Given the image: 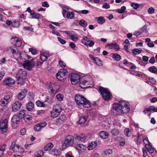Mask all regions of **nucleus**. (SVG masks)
Here are the masks:
<instances>
[{
	"label": "nucleus",
	"instance_id": "nucleus-1",
	"mask_svg": "<svg viewBox=\"0 0 157 157\" xmlns=\"http://www.w3.org/2000/svg\"><path fill=\"white\" fill-rule=\"evenodd\" d=\"M112 107L114 112L117 115L128 113L130 110L128 102L124 100L119 101L118 103H114Z\"/></svg>",
	"mask_w": 157,
	"mask_h": 157
},
{
	"label": "nucleus",
	"instance_id": "nucleus-2",
	"mask_svg": "<svg viewBox=\"0 0 157 157\" xmlns=\"http://www.w3.org/2000/svg\"><path fill=\"white\" fill-rule=\"evenodd\" d=\"M75 100L78 105H82L84 107L87 108H90L91 106L90 102L84 97L80 95H75Z\"/></svg>",
	"mask_w": 157,
	"mask_h": 157
},
{
	"label": "nucleus",
	"instance_id": "nucleus-3",
	"mask_svg": "<svg viewBox=\"0 0 157 157\" xmlns=\"http://www.w3.org/2000/svg\"><path fill=\"white\" fill-rule=\"evenodd\" d=\"M27 74L26 71L25 70L21 69L17 72L16 75V78L19 83L23 85L25 83L24 80L27 77Z\"/></svg>",
	"mask_w": 157,
	"mask_h": 157
},
{
	"label": "nucleus",
	"instance_id": "nucleus-4",
	"mask_svg": "<svg viewBox=\"0 0 157 157\" xmlns=\"http://www.w3.org/2000/svg\"><path fill=\"white\" fill-rule=\"evenodd\" d=\"M62 111V108L59 104H56L53 107L52 110L51 112V114L52 117L56 118L60 114Z\"/></svg>",
	"mask_w": 157,
	"mask_h": 157
},
{
	"label": "nucleus",
	"instance_id": "nucleus-5",
	"mask_svg": "<svg viewBox=\"0 0 157 157\" xmlns=\"http://www.w3.org/2000/svg\"><path fill=\"white\" fill-rule=\"evenodd\" d=\"M74 138L73 136L70 135L67 136L63 144L62 148L65 149L68 146H72L74 144Z\"/></svg>",
	"mask_w": 157,
	"mask_h": 157
},
{
	"label": "nucleus",
	"instance_id": "nucleus-6",
	"mask_svg": "<svg viewBox=\"0 0 157 157\" xmlns=\"http://www.w3.org/2000/svg\"><path fill=\"white\" fill-rule=\"evenodd\" d=\"M99 90L101 93L102 97L105 100H108L110 99L111 95L110 91L102 87H100Z\"/></svg>",
	"mask_w": 157,
	"mask_h": 157
},
{
	"label": "nucleus",
	"instance_id": "nucleus-7",
	"mask_svg": "<svg viewBox=\"0 0 157 157\" xmlns=\"http://www.w3.org/2000/svg\"><path fill=\"white\" fill-rule=\"evenodd\" d=\"M67 72V69H61L56 74V77L57 79L60 81L63 80L66 78L65 76Z\"/></svg>",
	"mask_w": 157,
	"mask_h": 157
},
{
	"label": "nucleus",
	"instance_id": "nucleus-8",
	"mask_svg": "<svg viewBox=\"0 0 157 157\" xmlns=\"http://www.w3.org/2000/svg\"><path fill=\"white\" fill-rule=\"evenodd\" d=\"M71 84L75 85L80 82V76L78 74L72 73L69 76Z\"/></svg>",
	"mask_w": 157,
	"mask_h": 157
},
{
	"label": "nucleus",
	"instance_id": "nucleus-9",
	"mask_svg": "<svg viewBox=\"0 0 157 157\" xmlns=\"http://www.w3.org/2000/svg\"><path fill=\"white\" fill-rule=\"evenodd\" d=\"M8 120L6 118L2 120L0 122V132L4 133L6 132L7 129Z\"/></svg>",
	"mask_w": 157,
	"mask_h": 157
},
{
	"label": "nucleus",
	"instance_id": "nucleus-10",
	"mask_svg": "<svg viewBox=\"0 0 157 157\" xmlns=\"http://www.w3.org/2000/svg\"><path fill=\"white\" fill-rule=\"evenodd\" d=\"M34 59H32L30 61L26 60L23 64L25 68L29 71L31 70L34 67L35 64V62L34 61Z\"/></svg>",
	"mask_w": 157,
	"mask_h": 157
},
{
	"label": "nucleus",
	"instance_id": "nucleus-11",
	"mask_svg": "<svg viewBox=\"0 0 157 157\" xmlns=\"http://www.w3.org/2000/svg\"><path fill=\"white\" fill-rule=\"evenodd\" d=\"M11 52L14 58L17 61L21 60L22 59V53L21 52H17L16 50L11 48Z\"/></svg>",
	"mask_w": 157,
	"mask_h": 157
},
{
	"label": "nucleus",
	"instance_id": "nucleus-12",
	"mask_svg": "<svg viewBox=\"0 0 157 157\" xmlns=\"http://www.w3.org/2000/svg\"><path fill=\"white\" fill-rule=\"evenodd\" d=\"M11 42L14 45L17 47H20L22 44V42L20 38L14 37L11 39Z\"/></svg>",
	"mask_w": 157,
	"mask_h": 157
},
{
	"label": "nucleus",
	"instance_id": "nucleus-13",
	"mask_svg": "<svg viewBox=\"0 0 157 157\" xmlns=\"http://www.w3.org/2000/svg\"><path fill=\"white\" fill-rule=\"evenodd\" d=\"M15 83L14 80L11 78H8L5 79L3 82L4 85L7 86H11Z\"/></svg>",
	"mask_w": 157,
	"mask_h": 157
},
{
	"label": "nucleus",
	"instance_id": "nucleus-14",
	"mask_svg": "<svg viewBox=\"0 0 157 157\" xmlns=\"http://www.w3.org/2000/svg\"><path fill=\"white\" fill-rule=\"evenodd\" d=\"M47 125V123L44 122L39 123L36 124L34 127V130L37 132H39L41 128L45 127Z\"/></svg>",
	"mask_w": 157,
	"mask_h": 157
},
{
	"label": "nucleus",
	"instance_id": "nucleus-15",
	"mask_svg": "<svg viewBox=\"0 0 157 157\" xmlns=\"http://www.w3.org/2000/svg\"><path fill=\"white\" fill-rule=\"evenodd\" d=\"M21 106V103L19 101H16L12 105V108L13 111L16 112L18 111Z\"/></svg>",
	"mask_w": 157,
	"mask_h": 157
},
{
	"label": "nucleus",
	"instance_id": "nucleus-16",
	"mask_svg": "<svg viewBox=\"0 0 157 157\" xmlns=\"http://www.w3.org/2000/svg\"><path fill=\"white\" fill-rule=\"evenodd\" d=\"M49 86L48 87L58 91L59 88V85H58L57 83L55 82H50L48 84Z\"/></svg>",
	"mask_w": 157,
	"mask_h": 157
},
{
	"label": "nucleus",
	"instance_id": "nucleus-17",
	"mask_svg": "<svg viewBox=\"0 0 157 157\" xmlns=\"http://www.w3.org/2000/svg\"><path fill=\"white\" fill-rule=\"evenodd\" d=\"M49 56L48 53L46 52H41L40 54V58L42 61L44 62L48 59Z\"/></svg>",
	"mask_w": 157,
	"mask_h": 157
},
{
	"label": "nucleus",
	"instance_id": "nucleus-18",
	"mask_svg": "<svg viewBox=\"0 0 157 157\" xmlns=\"http://www.w3.org/2000/svg\"><path fill=\"white\" fill-rule=\"evenodd\" d=\"M27 92V90L24 89L18 94L17 96V98L19 100L23 99L25 97Z\"/></svg>",
	"mask_w": 157,
	"mask_h": 157
},
{
	"label": "nucleus",
	"instance_id": "nucleus-19",
	"mask_svg": "<svg viewBox=\"0 0 157 157\" xmlns=\"http://www.w3.org/2000/svg\"><path fill=\"white\" fill-rule=\"evenodd\" d=\"M76 149L78 150L79 152H83L86 148L85 145L82 144H77L75 146Z\"/></svg>",
	"mask_w": 157,
	"mask_h": 157
},
{
	"label": "nucleus",
	"instance_id": "nucleus-20",
	"mask_svg": "<svg viewBox=\"0 0 157 157\" xmlns=\"http://www.w3.org/2000/svg\"><path fill=\"white\" fill-rule=\"evenodd\" d=\"M20 119L17 115H14L12 117L11 121L13 124H18L20 122Z\"/></svg>",
	"mask_w": 157,
	"mask_h": 157
},
{
	"label": "nucleus",
	"instance_id": "nucleus-21",
	"mask_svg": "<svg viewBox=\"0 0 157 157\" xmlns=\"http://www.w3.org/2000/svg\"><path fill=\"white\" fill-rule=\"evenodd\" d=\"M98 135L101 138L103 139L107 138L109 136L108 133L107 132L103 131L100 132L98 133Z\"/></svg>",
	"mask_w": 157,
	"mask_h": 157
},
{
	"label": "nucleus",
	"instance_id": "nucleus-22",
	"mask_svg": "<svg viewBox=\"0 0 157 157\" xmlns=\"http://www.w3.org/2000/svg\"><path fill=\"white\" fill-rule=\"evenodd\" d=\"M34 104L31 101L29 102L26 105L27 109L29 111H32L34 108Z\"/></svg>",
	"mask_w": 157,
	"mask_h": 157
},
{
	"label": "nucleus",
	"instance_id": "nucleus-23",
	"mask_svg": "<svg viewBox=\"0 0 157 157\" xmlns=\"http://www.w3.org/2000/svg\"><path fill=\"white\" fill-rule=\"evenodd\" d=\"M53 147V145L52 143L47 144L44 147V149L45 151L50 150Z\"/></svg>",
	"mask_w": 157,
	"mask_h": 157
},
{
	"label": "nucleus",
	"instance_id": "nucleus-24",
	"mask_svg": "<svg viewBox=\"0 0 157 157\" xmlns=\"http://www.w3.org/2000/svg\"><path fill=\"white\" fill-rule=\"evenodd\" d=\"M48 92L52 96H54L55 94L58 92V91L54 90L52 88L48 87Z\"/></svg>",
	"mask_w": 157,
	"mask_h": 157
},
{
	"label": "nucleus",
	"instance_id": "nucleus-25",
	"mask_svg": "<svg viewBox=\"0 0 157 157\" xmlns=\"http://www.w3.org/2000/svg\"><path fill=\"white\" fill-rule=\"evenodd\" d=\"M17 145L16 144L15 142H13L11 144L10 149L14 152H17Z\"/></svg>",
	"mask_w": 157,
	"mask_h": 157
},
{
	"label": "nucleus",
	"instance_id": "nucleus-26",
	"mask_svg": "<svg viewBox=\"0 0 157 157\" xmlns=\"http://www.w3.org/2000/svg\"><path fill=\"white\" fill-rule=\"evenodd\" d=\"M97 143L95 142H92L90 143L87 147L89 150H91L97 146Z\"/></svg>",
	"mask_w": 157,
	"mask_h": 157
},
{
	"label": "nucleus",
	"instance_id": "nucleus-27",
	"mask_svg": "<svg viewBox=\"0 0 157 157\" xmlns=\"http://www.w3.org/2000/svg\"><path fill=\"white\" fill-rule=\"evenodd\" d=\"M87 117L86 116L81 117L79 120V123L81 124H84L87 119Z\"/></svg>",
	"mask_w": 157,
	"mask_h": 157
},
{
	"label": "nucleus",
	"instance_id": "nucleus-28",
	"mask_svg": "<svg viewBox=\"0 0 157 157\" xmlns=\"http://www.w3.org/2000/svg\"><path fill=\"white\" fill-rule=\"evenodd\" d=\"M111 133L113 136H116L119 135V131L118 129L114 128L111 131Z\"/></svg>",
	"mask_w": 157,
	"mask_h": 157
},
{
	"label": "nucleus",
	"instance_id": "nucleus-29",
	"mask_svg": "<svg viewBox=\"0 0 157 157\" xmlns=\"http://www.w3.org/2000/svg\"><path fill=\"white\" fill-rule=\"evenodd\" d=\"M145 147L147 150L149 152L151 153L153 152L154 150L152 146L150 144H148L145 145Z\"/></svg>",
	"mask_w": 157,
	"mask_h": 157
},
{
	"label": "nucleus",
	"instance_id": "nucleus-30",
	"mask_svg": "<svg viewBox=\"0 0 157 157\" xmlns=\"http://www.w3.org/2000/svg\"><path fill=\"white\" fill-rule=\"evenodd\" d=\"M6 147V145L4 144L0 147V157H2L3 155V152L5 151Z\"/></svg>",
	"mask_w": 157,
	"mask_h": 157
},
{
	"label": "nucleus",
	"instance_id": "nucleus-31",
	"mask_svg": "<svg viewBox=\"0 0 157 157\" xmlns=\"http://www.w3.org/2000/svg\"><path fill=\"white\" fill-rule=\"evenodd\" d=\"M74 13L72 12H67L66 15V17L68 19H72L74 16Z\"/></svg>",
	"mask_w": 157,
	"mask_h": 157
},
{
	"label": "nucleus",
	"instance_id": "nucleus-32",
	"mask_svg": "<svg viewBox=\"0 0 157 157\" xmlns=\"http://www.w3.org/2000/svg\"><path fill=\"white\" fill-rule=\"evenodd\" d=\"M79 25L83 27H86L87 26L88 24L84 20L82 19L79 21Z\"/></svg>",
	"mask_w": 157,
	"mask_h": 157
},
{
	"label": "nucleus",
	"instance_id": "nucleus-33",
	"mask_svg": "<svg viewBox=\"0 0 157 157\" xmlns=\"http://www.w3.org/2000/svg\"><path fill=\"white\" fill-rule=\"evenodd\" d=\"M113 58L114 60L118 61L121 59V56L119 54L115 53L113 54Z\"/></svg>",
	"mask_w": 157,
	"mask_h": 157
},
{
	"label": "nucleus",
	"instance_id": "nucleus-34",
	"mask_svg": "<svg viewBox=\"0 0 157 157\" xmlns=\"http://www.w3.org/2000/svg\"><path fill=\"white\" fill-rule=\"evenodd\" d=\"M20 25V22L17 20H14L12 22V26L13 27H17Z\"/></svg>",
	"mask_w": 157,
	"mask_h": 157
},
{
	"label": "nucleus",
	"instance_id": "nucleus-35",
	"mask_svg": "<svg viewBox=\"0 0 157 157\" xmlns=\"http://www.w3.org/2000/svg\"><path fill=\"white\" fill-rule=\"evenodd\" d=\"M44 154V152L42 150H39L36 151L35 155L36 157H42Z\"/></svg>",
	"mask_w": 157,
	"mask_h": 157
},
{
	"label": "nucleus",
	"instance_id": "nucleus-36",
	"mask_svg": "<svg viewBox=\"0 0 157 157\" xmlns=\"http://www.w3.org/2000/svg\"><path fill=\"white\" fill-rule=\"evenodd\" d=\"M69 10L67 6H63L62 9V15L64 17H65L66 14Z\"/></svg>",
	"mask_w": 157,
	"mask_h": 157
},
{
	"label": "nucleus",
	"instance_id": "nucleus-37",
	"mask_svg": "<svg viewBox=\"0 0 157 157\" xmlns=\"http://www.w3.org/2000/svg\"><path fill=\"white\" fill-rule=\"evenodd\" d=\"M94 44V42L92 40H88L86 42L84 45L90 47H93Z\"/></svg>",
	"mask_w": 157,
	"mask_h": 157
},
{
	"label": "nucleus",
	"instance_id": "nucleus-38",
	"mask_svg": "<svg viewBox=\"0 0 157 157\" xmlns=\"http://www.w3.org/2000/svg\"><path fill=\"white\" fill-rule=\"evenodd\" d=\"M124 133L126 136H129L131 134V130L128 128H125L124 130Z\"/></svg>",
	"mask_w": 157,
	"mask_h": 157
},
{
	"label": "nucleus",
	"instance_id": "nucleus-39",
	"mask_svg": "<svg viewBox=\"0 0 157 157\" xmlns=\"http://www.w3.org/2000/svg\"><path fill=\"white\" fill-rule=\"evenodd\" d=\"M151 108L150 106L149 107L145 108L143 112L144 114H148V115H150L151 113Z\"/></svg>",
	"mask_w": 157,
	"mask_h": 157
},
{
	"label": "nucleus",
	"instance_id": "nucleus-40",
	"mask_svg": "<svg viewBox=\"0 0 157 157\" xmlns=\"http://www.w3.org/2000/svg\"><path fill=\"white\" fill-rule=\"evenodd\" d=\"M51 154L53 155L57 156L59 154V151L55 149H53L51 151Z\"/></svg>",
	"mask_w": 157,
	"mask_h": 157
},
{
	"label": "nucleus",
	"instance_id": "nucleus-41",
	"mask_svg": "<svg viewBox=\"0 0 157 157\" xmlns=\"http://www.w3.org/2000/svg\"><path fill=\"white\" fill-rule=\"evenodd\" d=\"M57 99L59 101H62L63 99V95L61 94H58L56 96Z\"/></svg>",
	"mask_w": 157,
	"mask_h": 157
},
{
	"label": "nucleus",
	"instance_id": "nucleus-42",
	"mask_svg": "<svg viewBox=\"0 0 157 157\" xmlns=\"http://www.w3.org/2000/svg\"><path fill=\"white\" fill-rule=\"evenodd\" d=\"M36 103L37 106L39 107H44L45 106V105L44 102L40 101H37Z\"/></svg>",
	"mask_w": 157,
	"mask_h": 157
},
{
	"label": "nucleus",
	"instance_id": "nucleus-43",
	"mask_svg": "<svg viewBox=\"0 0 157 157\" xmlns=\"http://www.w3.org/2000/svg\"><path fill=\"white\" fill-rule=\"evenodd\" d=\"M74 137L75 138L79 141H82L84 139V137H81L80 136H78L77 134H75L74 135Z\"/></svg>",
	"mask_w": 157,
	"mask_h": 157
},
{
	"label": "nucleus",
	"instance_id": "nucleus-44",
	"mask_svg": "<svg viewBox=\"0 0 157 157\" xmlns=\"http://www.w3.org/2000/svg\"><path fill=\"white\" fill-rule=\"evenodd\" d=\"M71 39L74 41H76L78 39L77 35H74L71 34L70 35Z\"/></svg>",
	"mask_w": 157,
	"mask_h": 157
},
{
	"label": "nucleus",
	"instance_id": "nucleus-45",
	"mask_svg": "<svg viewBox=\"0 0 157 157\" xmlns=\"http://www.w3.org/2000/svg\"><path fill=\"white\" fill-rule=\"evenodd\" d=\"M98 23L100 24H102L105 22V20L103 17H100L98 18Z\"/></svg>",
	"mask_w": 157,
	"mask_h": 157
},
{
	"label": "nucleus",
	"instance_id": "nucleus-46",
	"mask_svg": "<svg viewBox=\"0 0 157 157\" xmlns=\"http://www.w3.org/2000/svg\"><path fill=\"white\" fill-rule=\"evenodd\" d=\"M149 71L153 73H156L157 72V69L155 67H150L149 69Z\"/></svg>",
	"mask_w": 157,
	"mask_h": 157
},
{
	"label": "nucleus",
	"instance_id": "nucleus-47",
	"mask_svg": "<svg viewBox=\"0 0 157 157\" xmlns=\"http://www.w3.org/2000/svg\"><path fill=\"white\" fill-rule=\"evenodd\" d=\"M43 16L41 14L36 13L34 16H32L31 18L38 19L41 18Z\"/></svg>",
	"mask_w": 157,
	"mask_h": 157
},
{
	"label": "nucleus",
	"instance_id": "nucleus-48",
	"mask_svg": "<svg viewBox=\"0 0 157 157\" xmlns=\"http://www.w3.org/2000/svg\"><path fill=\"white\" fill-rule=\"evenodd\" d=\"M126 9V7L125 6H123L121 7V9L117 10V11L118 13H122Z\"/></svg>",
	"mask_w": 157,
	"mask_h": 157
},
{
	"label": "nucleus",
	"instance_id": "nucleus-49",
	"mask_svg": "<svg viewBox=\"0 0 157 157\" xmlns=\"http://www.w3.org/2000/svg\"><path fill=\"white\" fill-rule=\"evenodd\" d=\"M25 114V110H23L20 111L18 116L20 118H21L24 117Z\"/></svg>",
	"mask_w": 157,
	"mask_h": 157
},
{
	"label": "nucleus",
	"instance_id": "nucleus-50",
	"mask_svg": "<svg viewBox=\"0 0 157 157\" xmlns=\"http://www.w3.org/2000/svg\"><path fill=\"white\" fill-rule=\"evenodd\" d=\"M94 62L97 65H99L101 63V59L98 57H96L95 58L94 60Z\"/></svg>",
	"mask_w": 157,
	"mask_h": 157
},
{
	"label": "nucleus",
	"instance_id": "nucleus-51",
	"mask_svg": "<svg viewBox=\"0 0 157 157\" xmlns=\"http://www.w3.org/2000/svg\"><path fill=\"white\" fill-rule=\"evenodd\" d=\"M29 51L33 55H36L37 53V51L33 48H30L29 49Z\"/></svg>",
	"mask_w": 157,
	"mask_h": 157
},
{
	"label": "nucleus",
	"instance_id": "nucleus-52",
	"mask_svg": "<svg viewBox=\"0 0 157 157\" xmlns=\"http://www.w3.org/2000/svg\"><path fill=\"white\" fill-rule=\"evenodd\" d=\"M131 6L135 10H136L139 7V4L138 3L132 2L131 4Z\"/></svg>",
	"mask_w": 157,
	"mask_h": 157
},
{
	"label": "nucleus",
	"instance_id": "nucleus-53",
	"mask_svg": "<svg viewBox=\"0 0 157 157\" xmlns=\"http://www.w3.org/2000/svg\"><path fill=\"white\" fill-rule=\"evenodd\" d=\"M134 141L137 144H140L142 143V140L140 139V137L138 136L136 138L134 139Z\"/></svg>",
	"mask_w": 157,
	"mask_h": 157
},
{
	"label": "nucleus",
	"instance_id": "nucleus-54",
	"mask_svg": "<svg viewBox=\"0 0 157 157\" xmlns=\"http://www.w3.org/2000/svg\"><path fill=\"white\" fill-rule=\"evenodd\" d=\"M17 152H18L20 153H21L23 151L24 149L21 146L17 145Z\"/></svg>",
	"mask_w": 157,
	"mask_h": 157
},
{
	"label": "nucleus",
	"instance_id": "nucleus-55",
	"mask_svg": "<svg viewBox=\"0 0 157 157\" xmlns=\"http://www.w3.org/2000/svg\"><path fill=\"white\" fill-rule=\"evenodd\" d=\"M141 52V50L137 49H134L132 51V53L135 55L139 54Z\"/></svg>",
	"mask_w": 157,
	"mask_h": 157
},
{
	"label": "nucleus",
	"instance_id": "nucleus-56",
	"mask_svg": "<svg viewBox=\"0 0 157 157\" xmlns=\"http://www.w3.org/2000/svg\"><path fill=\"white\" fill-rule=\"evenodd\" d=\"M7 101H5L4 99H2L1 101V104L2 106H5L8 103Z\"/></svg>",
	"mask_w": 157,
	"mask_h": 157
},
{
	"label": "nucleus",
	"instance_id": "nucleus-57",
	"mask_svg": "<svg viewBox=\"0 0 157 157\" xmlns=\"http://www.w3.org/2000/svg\"><path fill=\"white\" fill-rule=\"evenodd\" d=\"M147 11L149 14H152L154 13L155 9L152 7H151L148 9Z\"/></svg>",
	"mask_w": 157,
	"mask_h": 157
},
{
	"label": "nucleus",
	"instance_id": "nucleus-58",
	"mask_svg": "<svg viewBox=\"0 0 157 157\" xmlns=\"http://www.w3.org/2000/svg\"><path fill=\"white\" fill-rule=\"evenodd\" d=\"M63 121V119H61L60 117H59V118H57L56 121V122L58 124H62Z\"/></svg>",
	"mask_w": 157,
	"mask_h": 157
},
{
	"label": "nucleus",
	"instance_id": "nucleus-59",
	"mask_svg": "<svg viewBox=\"0 0 157 157\" xmlns=\"http://www.w3.org/2000/svg\"><path fill=\"white\" fill-rule=\"evenodd\" d=\"M112 153V150L111 149H107L104 151V153L106 155H109Z\"/></svg>",
	"mask_w": 157,
	"mask_h": 157
},
{
	"label": "nucleus",
	"instance_id": "nucleus-60",
	"mask_svg": "<svg viewBox=\"0 0 157 157\" xmlns=\"http://www.w3.org/2000/svg\"><path fill=\"white\" fill-rule=\"evenodd\" d=\"M57 39L61 44H65L66 43V41L65 40L61 39L60 37H58Z\"/></svg>",
	"mask_w": 157,
	"mask_h": 157
},
{
	"label": "nucleus",
	"instance_id": "nucleus-61",
	"mask_svg": "<svg viewBox=\"0 0 157 157\" xmlns=\"http://www.w3.org/2000/svg\"><path fill=\"white\" fill-rule=\"evenodd\" d=\"M78 14L81 13L83 14H87L89 13V11L87 10H83L79 12H76Z\"/></svg>",
	"mask_w": 157,
	"mask_h": 157
},
{
	"label": "nucleus",
	"instance_id": "nucleus-62",
	"mask_svg": "<svg viewBox=\"0 0 157 157\" xmlns=\"http://www.w3.org/2000/svg\"><path fill=\"white\" fill-rule=\"evenodd\" d=\"M102 7L105 9H108L110 8V5L109 3H104L102 6Z\"/></svg>",
	"mask_w": 157,
	"mask_h": 157
},
{
	"label": "nucleus",
	"instance_id": "nucleus-63",
	"mask_svg": "<svg viewBox=\"0 0 157 157\" xmlns=\"http://www.w3.org/2000/svg\"><path fill=\"white\" fill-rule=\"evenodd\" d=\"M5 74V72L4 71H2L0 72V81L2 80Z\"/></svg>",
	"mask_w": 157,
	"mask_h": 157
},
{
	"label": "nucleus",
	"instance_id": "nucleus-64",
	"mask_svg": "<svg viewBox=\"0 0 157 157\" xmlns=\"http://www.w3.org/2000/svg\"><path fill=\"white\" fill-rule=\"evenodd\" d=\"M155 60L154 57H151L149 59V63L152 64H153L155 62Z\"/></svg>",
	"mask_w": 157,
	"mask_h": 157
}]
</instances>
